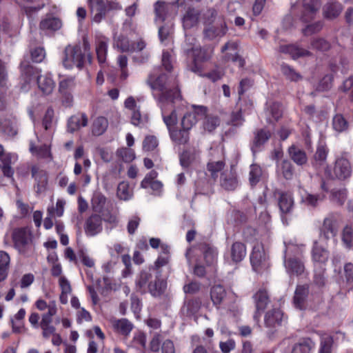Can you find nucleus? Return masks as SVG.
<instances>
[{"instance_id": "nucleus-34", "label": "nucleus", "mask_w": 353, "mask_h": 353, "mask_svg": "<svg viewBox=\"0 0 353 353\" xmlns=\"http://www.w3.org/2000/svg\"><path fill=\"white\" fill-rule=\"evenodd\" d=\"M246 246L244 243L236 241L232 243L230 249V256L233 262H241L246 256Z\"/></svg>"}, {"instance_id": "nucleus-31", "label": "nucleus", "mask_w": 353, "mask_h": 353, "mask_svg": "<svg viewBox=\"0 0 353 353\" xmlns=\"http://www.w3.org/2000/svg\"><path fill=\"white\" fill-rule=\"evenodd\" d=\"M288 152L290 159L297 165L302 166L307 163V157L306 152L299 147L292 145L288 148Z\"/></svg>"}, {"instance_id": "nucleus-27", "label": "nucleus", "mask_w": 353, "mask_h": 353, "mask_svg": "<svg viewBox=\"0 0 353 353\" xmlns=\"http://www.w3.org/2000/svg\"><path fill=\"white\" fill-rule=\"evenodd\" d=\"M201 12L199 9L188 7L183 17V26L185 29H190L196 26L199 21Z\"/></svg>"}, {"instance_id": "nucleus-4", "label": "nucleus", "mask_w": 353, "mask_h": 353, "mask_svg": "<svg viewBox=\"0 0 353 353\" xmlns=\"http://www.w3.org/2000/svg\"><path fill=\"white\" fill-rule=\"evenodd\" d=\"M85 60V53L80 45H68L65 47L63 59V65L65 68L72 69L77 67L81 70L84 66Z\"/></svg>"}, {"instance_id": "nucleus-23", "label": "nucleus", "mask_w": 353, "mask_h": 353, "mask_svg": "<svg viewBox=\"0 0 353 353\" xmlns=\"http://www.w3.org/2000/svg\"><path fill=\"white\" fill-rule=\"evenodd\" d=\"M278 205L282 214H286L291 212L294 200L292 194L289 192L277 191Z\"/></svg>"}, {"instance_id": "nucleus-39", "label": "nucleus", "mask_w": 353, "mask_h": 353, "mask_svg": "<svg viewBox=\"0 0 353 353\" xmlns=\"http://www.w3.org/2000/svg\"><path fill=\"white\" fill-rule=\"evenodd\" d=\"M203 128L208 132H213L220 124V119L218 116L208 114L207 112L203 117Z\"/></svg>"}, {"instance_id": "nucleus-17", "label": "nucleus", "mask_w": 353, "mask_h": 353, "mask_svg": "<svg viewBox=\"0 0 353 353\" xmlns=\"http://www.w3.org/2000/svg\"><path fill=\"white\" fill-rule=\"evenodd\" d=\"M103 219L100 214H93L90 215L85 223V232L87 236H93L100 232L103 230L102 225Z\"/></svg>"}, {"instance_id": "nucleus-53", "label": "nucleus", "mask_w": 353, "mask_h": 353, "mask_svg": "<svg viewBox=\"0 0 353 353\" xmlns=\"http://www.w3.org/2000/svg\"><path fill=\"white\" fill-rule=\"evenodd\" d=\"M10 256L7 252L0 251V281H4L8 272Z\"/></svg>"}, {"instance_id": "nucleus-45", "label": "nucleus", "mask_w": 353, "mask_h": 353, "mask_svg": "<svg viewBox=\"0 0 353 353\" xmlns=\"http://www.w3.org/2000/svg\"><path fill=\"white\" fill-rule=\"evenodd\" d=\"M148 115L147 114H141L140 108L132 111L131 123L134 126L143 128L148 123Z\"/></svg>"}, {"instance_id": "nucleus-24", "label": "nucleus", "mask_w": 353, "mask_h": 353, "mask_svg": "<svg viewBox=\"0 0 353 353\" xmlns=\"http://www.w3.org/2000/svg\"><path fill=\"white\" fill-rule=\"evenodd\" d=\"M37 83L39 90L43 95L50 94L55 88V82L52 79V74L50 73L37 77Z\"/></svg>"}, {"instance_id": "nucleus-57", "label": "nucleus", "mask_w": 353, "mask_h": 353, "mask_svg": "<svg viewBox=\"0 0 353 353\" xmlns=\"http://www.w3.org/2000/svg\"><path fill=\"white\" fill-rule=\"evenodd\" d=\"M132 42L129 40V39L124 36H119L116 42L115 46L121 51L130 52L132 50Z\"/></svg>"}, {"instance_id": "nucleus-19", "label": "nucleus", "mask_w": 353, "mask_h": 353, "mask_svg": "<svg viewBox=\"0 0 353 353\" xmlns=\"http://www.w3.org/2000/svg\"><path fill=\"white\" fill-rule=\"evenodd\" d=\"M272 137V132L267 128H261L254 132V138L251 143V150L253 153L259 151Z\"/></svg>"}, {"instance_id": "nucleus-54", "label": "nucleus", "mask_w": 353, "mask_h": 353, "mask_svg": "<svg viewBox=\"0 0 353 353\" xmlns=\"http://www.w3.org/2000/svg\"><path fill=\"white\" fill-rule=\"evenodd\" d=\"M117 195L121 200H129L132 194L130 191L129 183L126 181H121L117 186Z\"/></svg>"}, {"instance_id": "nucleus-33", "label": "nucleus", "mask_w": 353, "mask_h": 353, "mask_svg": "<svg viewBox=\"0 0 353 353\" xmlns=\"http://www.w3.org/2000/svg\"><path fill=\"white\" fill-rule=\"evenodd\" d=\"M169 134L172 141L177 145H185L190 139L189 131L183 128L180 130L176 128L170 130Z\"/></svg>"}, {"instance_id": "nucleus-51", "label": "nucleus", "mask_w": 353, "mask_h": 353, "mask_svg": "<svg viewBox=\"0 0 353 353\" xmlns=\"http://www.w3.org/2000/svg\"><path fill=\"white\" fill-rule=\"evenodd\" d=\"M325 267L314 266L313 283L318 287H324L326 283Z\"/></svg>"}, {"instance_id": "nucleus-5", "label": "nucleus", "mask_w": 353, "mask_h": 353, "mask_svg": "<svg viewBox=\"0 0 353 353\" xmlns=\"http://www.w3.org/2000/svg\"><path fill=\"white\" fill-rule=\"evenodd\" d=\"M250 259L252 269L257 273L263 272L269 267L262 244L257 243L254 245Z\"/></svg>"}, {"instance_id": "nucleus-37", "label": "nucleus", "mask_w": 353, "mask_h": 353, "mask_svg": "<svg viewBox=\"0 0 353 353\" xmlns=\"http://www.w3.org/2000/svg\"><path fill=\"white\" fill-rule=\"evenodd\" d=\"M314 347V343L310 338H303L294 344L292 353H310Z\"/></svg>"}, {"instance_id": "nucleus-12", "label": "nucleus", "mask_w": 353, "mask_h": 353, "mask_svg": "<svg viewBox=\"0 0 353 353\" xmlns=\"http://www.w3.org/2000/svg\"><path fill=\"white\" fill-rule=\"evenodd\" d=\"M320 6V0H303L301 21L304 23L312 21L315 18Z\"/></svg>"}, {"instance_id": "nucleus-9", "label": "nucleus", "mask_w": 353, "mask_h": 353, "mask_svg": "<svg viewBox=\"0 0 353 353\" xmlns=\"http://www.w3.org/2000/svg\"><path fill=\"white\" fill-rule=\"evenodd\" d=\"M192 112H186L181 119V127L187 130H190L197 122L198 120L203 119L208 109L206 107L200 105H193Z\"/></svg>"}, {"instance_id": "nucleus-62", "label": "nucleus", "mask_w": 353, "mask_h": 353, "mask_svg": "<svg viewBox=\"0 0 353 353\" xmlns=\"http://www.w3.org/2000/svg\"><path fill=\"white\" fill-rule=\"evenodd\" d=\"M333 344V339L330 336H325L321 338L319 353H331Z\"/></svg>"}, {"instance_id": "nucleus-42", "label": "nucleus", "mask_w": 353, "mask_h": 353, "mask_svg": "<svg viewBox=\"0 0 353 353\" xmlns=\"http://www.w3.org/2000/svg\"><path fill=\"white\" fill-rule=\"evenodd\" d=\"M225 163L223 160L210 161L207 163V170L210 173L212 180L214 182L217 177L218 173L225 168Z\"/></svg>"}, {"instance_id": "nucleus-55", "label": "nucleus", "mask_w": 353, "mask_h": 353, "mask_svg": "<svg viewBox=\"0 0 353 353\" xmlns=\"http://www.w3.org/2000/svg\"><path fill=\"white\" fill-rule=\"evenodd\" d=\"M347 191L345 188L333 189L331 191V199L342 205L347 199Z\"/></svg>"}, {"instance_id": "nucleus-41", "label": "nucleus", "mask_w": 353, "mask_h": 353, "mask_svg": "<svg viewBox=\"0 0 353 353\" xmlns=\"http://www.w3.org/2000/svg\"><path fill=\"white\" fill-rule=\"evenodd\" d=\"M332 128L338 133L346 132L349 128V123L341 114H336L332 119Z\"/></svg>"}, {"instance_id": "nucleus-14", "label": "nucleus", "mask_w": 353, "mask_h": 353, "mask_svg": "<svg viewBox=\"0 0 353 353\" xmlns=\"http://www.w3.org/2000/svg\"><path fill=\"white\" fill-rule=\"evenodd\" d=\"M21 78L23 81V86L30 84L32 81H37L41 70L33 65L28 61H23L20 64Z\"/></svg>"}, {"instance_id": "nucleus-22", "label": "nucleus", "mask_w": 353, "mask_h": 353, "mask_svg": "<svg viewBox=\"0 0 353 353\" xmlns=\"http://www.w3.org/2000/svg\"><path fill=\"white\" fill-rule=\"evenodd\" d=\"M109 39L105 37H99L95 41V51L99 65L106 63Z\"/></svg>"}, {"instance_id": "nucleus-3", "label": "nucleus", "mask_w": 353, "mask_h": 353, "mask_svg": "<svg viewBox=\"0 0 353 353\" xmlns=\"http://www.w3.org/2000/svg\"><path fill=\"white\" fill-rule=\"evenodd\" d=\"M199 251L203 254L204 261L208 266H214L217 263L218 250L211 243L206 240L197 241L188 248L185 256L190 259Z\"/></svg>"}, {"instance_id": "nucleus-56", "label": "nucleus", "mask_w": 353, "mask_h": 353, "mask_svg": "<svg viewBox=\"0 0 353 353\" xmlns=\"http://www.w3.org/2000/svg\"><path fill=\"white\" fill-rule=\"evenodd\" d=\"M155 21L163 22L167 14V7L162 1H157L154 4Z\"/></svg>"}, {"instance_id": "nucleus-10", "label": "nucleus", "mask_w": 353, "mask_h": 353, "mask_svg": "<svg viewBox=\"0 0 353 353\" xmlns=\"http://www.w3.org/2000/svg\"><path fill=\"white\" fill-rule=\"evenodd\" d=\"M252 299L256 307L253 318L256 321H259L261 312L270 302V296L265 288H259L252 295Z\"/></svg>"}, {"instance_id": "nucleus-52", "label": "nucleus", "mask_w": 353, "mask_h": 353, "mask_svg": "<svg viewBox=\"0 0 353 353\" xmlns=\"http://www.w3.org/2000/svg\"><path fill=\"white\" fill-rule=\"evenodd\" d=\"M196 192L200 194L208 195L213 193V182L207 179L202 181L199 179L196 181Z\"/></svg>"}, {"instance_id": "nucleus-46", "label": "nucleus", "mask_w": 353, "mask_h": 353, "mask_svg": "<svg viewBox=\"0 0 353 353\" xmlns=\"http://www.w3.org/2000/svg\"><path fill=\"white\" fill-rule=\"evenodd\" d=\"M308 296V288H296L294 303L295 306L303 310L305 308V303Z\"/></svg>"}, {"instance_id": "nucleus-2", "label": "nucleus", "mask_w": 353, "mask_h": 353, "mask_svg": "<svg viewBox=\"0 0 353 353\" xmlns=\"http://www.w3.org/2000/svg\"><path fill=\"white\" fill-rule=\"evenodd\" d=\"M88 6L92 20L97 23H101L111 10H120L121 6L117 1L105 0H88Z\"/></svg>"}, {"instance_id": "nucleus-7", "label": "nucleus", "mask_w": 353, "mask_h": 353, "mask_svg": "<svg viewBox=\"0 0 353 353\" xmlns=\"http://www.w3.org/2000/svg\"><path fill=\"white\" fill-rule=\"evenodd\" d=\"M32 178L34 180V189L37 195L45 192L48 184V174L46 170L37 165H32L30 168Z\"/></svg>"}, {"instance_id": "nucleus-26", "label": "nucleus", "mask_w": 353, "mask_h": 353, "mask_svg": "<svg viewBox=\"0 0 353 353\" xmlns=\"http://www.w3.org/2000/svg\"><path fill=\"white\" fill-rule=\"evenodd\" d=\"M280 52L290 54L293 59H297L300 57H310L312 55V53L309 50L301 48L295 44L281 46Z\"/></svg>"}, {"instance_id": "nucleus-21", "label": "nucleus", "mask_w": 353, "mask_h": 353, "mask_svg": "<svg viewBox=\"0 0 353 353\" xmlns=\"http://www.w3.org/2000/svg\"><path fill=\"white\" fill-rule=\"evenodd\" d=\"M167 282L164 279H155L153 282L152 275L148 271H141L137 281V287H166Z\"/></svg>"}, {"instance_id": "nucleus-20", "label": "nucleus", "mask_w": 353, "mask_h": 353, "mask_svg": "<svg viewBox=\"0 0 353 353\" xmlns=\"http://www.w3.org/2000/svg\"><path fill=\"white\" fill-rule=\"evenodd\" d=\"M12 153H5L3 146L0 144V169L5 177L13 178L14 170L12 167Z\"/></svg>"}, {"instance_id": "nucleus-49", "label": "nucleus", "mask_w": 353, "mask_h": 353, "mask_svg": "<svg viewBox=\"0 0 353 353\" xmlns=\"http://www.w3.org/2000/svg\"><path fill=\"white\" fill-rule=\"evenodd\" d=\"M281 70L285 78L291 81L297 82L302 79V75L296 72L292 67L286 63H283Z\"/></svg>"}, {"instance_id": "nucleus-11", "label": "nucleus", "mask_w": 353, "mask_h": 353, "mask_svg": "<svg viewBox=\"0 0 353 353\" xmlns=\"http://www.w3.org/2000/svg\"><path fill=\"white\" fill-rule=\"evenodd\" d=\"M239 181L236 170L231 166L229 170L221 172L220 176V185L226 191H234L239 186Z\"/></svg>"}, {"instance_id": "nucleus-40", "label": "nucleus", "mask_w": 353, "mask_h": 353, "mask_svg": "<svg viewBox=\"0 0 353 353\" xmlns=\"http://www.w3.org/2000/svg\"><path fill=\"white\" fill-rule=\"evenodd\" d=\"M278 171L286 180L292 179L294 173V166L288 159H283L280 162L278 165Z\"/></svg>"}, {"instance_id": "nucleus-50", "label": "nucleus", "mask_w": 353, "mask_h": 353, "mask_svg": "<svg viewBox=\"0 0 353 353\" xmlns=\"http://www.w3.org/2000/svg\"><path fill=\"white\" fill-rule=\"evenodd\" d=\"M263 171L260 165L252 164L249 172V183L252 188L255 187L261 181Z\"/></svg>"}, {"instance_id": "nucleus-43", "label": "nucleus", "mask_w": 353, "mask_h": 353, "mask_svg": "<svg viewBox=\"0 0 353 353\" xmlns=\"http://www.w3.org/2000/svg\"><path fill=\"white\" fill-rule=\"evenodd\" d=\"M170 261V247L166 244L161 245V252L157 259L154 266L156 269L166 265Z\"/></svg>"}, {"instance_id": "nucleus-61", "label": "nucleus", "mask_w": 353, "mask_h": 353, "mask_svg": "<svg viewBox=\"0 0 353 353\" xmlns=\"http://www.w3.org/2000/svg\"><path fill=\"white\" fill-rule=\"evenodd\" d=\"M159 145L157 137L154 135H148L143 141V150L144 151H153Z\"/></svg>"}, {"instance_id": "nucleus-58", "label": "nucleus", "mask_w": 353, "mask_h": 353, "mask_svg": "<svg viewBox=\"0 0 353 353\" xmlns=\"http://www.w3.org/2000/svg\"><path fill=\"white\" fill-rule=\"evenodd\" d=\"M312 49L319 51H327L330 48V43L323 38H315L311 41Z\"/></svg>"}, {"instance_id": "nucleus-1", "label": "nucleus", "mask_w": 353, "mask_h": 353, "mask_svg": "<svg viewBox=\"0 0 353 353\" xmlns=\"http://www.w3.org/2000/svg\"><path fill=\"white\" fill-rule=\"evenodd\" d=\"M146 83L152 90L160 92L158 100L168 131L175 128L177 123L175 103L182 100L176 78L171 74L159 73V69L157 68L148 75Z\"/></svg>"}, {"instance_id": "nucleus-44", "label": "nucleus", "mask_w": 353, "mask_h": 353, "mask_svg": "<svg viewBox=\"0 0 353 353\" xmlns=\"http://www.w3.org/2000/svg\"><path fill=\"white\" fill-rule=\"evenodd\" d=\"M28 3H36V6H24L22 9L28 18L32 17L39 11L43 9L46 3L43 0H25Z\"/></svg>"}, {"instance_id": "nucleus-35", "label": "nucleus", "mask_w": 353, "mask_h": 353, "mask_svg": "<svg viewBox=\"0 0 353 353\" xmlns=\"http://www.w3.org/2000/svg\"><path fill=\"white\" fill-rule=\"evenodd\" d=\"M112 324L114 330L123 336H128L134 327L133 324L127 319H114Z\"/></svg>"}, {"instance_id": "nucleus-63", "label": "nucleus", "mask_w": 353, "mask_h": 353, "mask_svg": "<svg viewBox=\"0 0 353 353\" xmlns=\"http://www.w3.org/2000/svg\"><path fill=\"white\" fill-rule=\"evenodd\" d=\"M257 230L252 226H245L242 231L243 239L248 242H254L256 239Z\"/></svg>"}, {"instance_id": "nucleus-48", "label": "nucleus", "mask_w": 353, "mask_h": 353, "mask_svg": "<svg viewBox=\"0 0 353 353\" xmlns=\"http://www.w3.org/2000/svg\"><path fill=\"white\" fill-rule=\"evenodd\" d=\"M341 241L346 249L350 250L353 247V227L346 225L341 232Z\"/></svg>"}, {"instance_id": "nucleus-64", "label": "nucleus", "mask_w": 353, "mask_h": 353, "mask_svg": "<svg viewBox=\"0 0 353 353\" xmlns=\"http://www.w3.org/2000/svg\"><path fill=\"white\" fill-rule=\"evenodd\" d=\"M210 295L214 304L218 305L220 304L225 298L226 292L225 288H212Z\"/></svg>"}, {"instance_id": "nucleus-32", "label": "nucleus", "mask_w": 353, "mask_h": 353, "mask_svg": "<svg viewBox=\"0 0 353 353\" xmlns=\"http://www.w3.org/2000/svg\"><path fill=\"white\" fill-rule=\"evenodd\" d=\"M284 257L285 268L290 274L298 276L304 272V264L299 259L296 257H290L288 259H285L286 256H285Z\"/></svg>"}, {"instance_id": "nucleus-47", "label": "nucleus", "mask_w": 353, "mask_h": 353, "mask_svg": "<svg viewBox=\"0 0 353 353\" xmlns=\"http://www.w3.org/2000/svg\"><path fill=\"white\" fill-rule=\"evenodd\" d=\"M192 51L194 62V67L192 70L196 72V68H197L196 63L198 62H205L208 61L211 57V54L208 49L201 48H192Z\"/></svg>"}, {"instance_id": "nucleus-6", "label": "nucleus", "mask_w": 353, "mask_h": 353, "mask_svg": "<svg viewBox=\"0 0 353 353\" xmlns=\"http://www.w3.org/2000/svg\"><path fill=\"white\" fill-rule=\"evenodd\" d=\"M340 216L336 213L329 214L323 221L320 228V235L328 240L336 235L339 226Z\"/></svg>"}, {"instance_id": "nucleus-36", "label": "nucleus", "mask_w": 353, "mask_h": 353, "mask_svg": "<svg viewBox=\"0 0 353 353\" xmlns=\"http://www.w3.org/2000/svg\"><path fill=\"white\" fill-rule=\"evenodd\" d=\"M108 127V121L105 117H98L94 119L91 125L92 135L98 137L102 135Z\"/></svg>"}, {"instance_id": "nucleus-30", "label": "nucleus", "mask_w": 353, "mask_h": 353, "mask_svg": "<svg viewBox=\"0 0 353 353\" xmlns=\"http://www.w3.org/2000/svg\"><path fill=\"white\" fill-rule=\"evenodd\" d=\"M342 10V4L336 0H332L323 6V13L325 19H334L340 15Z\"/></svg>"}, {"instance_id": "nucleus-13", "label": "nucleus", "mask_w": 353, "mask_h": 353, "mask_svg": "<svg viewBox=\"0 0 353 353\" xmlns=\"http://www.w3.org/2000/svg\"><path fill=\"white\" fill-rule=\"evenodd\" d=\"M311 254L314 266H326L329 259V251L316 241L314 242Z\"/></svg>"}, {"instance_id": "nucleus-25", "label": "nucleus", "mask_w": 353, "mask_h": 353, "mask_svg": "<svg viewBox=\"0 0 353 353\" xmlns=\"http://www.w3.org/2000/svg\"><path fill=\"white\" fill-rule=\"evenodd\" d=\"M88 118L85 113L79 112L71 116L68 121V130L73 133L79 130L81 127L87 126Z\"/></svg>"}, {"instance_id": "nucleus-60", "label": "nucleus", "mask_w": 353, "mask_h": 353, "mask_svg": "<svg viewBox=\"0 0 353 353\" xmlns=\"http://www.w3.org/2000/svg\"><path fill=\"white\" fill-rule=\"evenodd\" d=\"M325 198L324 193H320L316 194H307L305 199L304 202L308 206L316 207L319 202L322 201Z\"/></svg>"}, {"instance_id": "nucleus-59", "label": "nucleus", "mask_w": 353, "mask_h": 353, "mask_svg": "<svg viewBox=\"0 0 353 353\" xmlns=\"http://www.w3.org/2000/svg\"><path fill=\"white\" fill-rule=\"evenodd\" d=\"M31 59L34 63H41L46 57V50L43 47H35L30 50Z\"/></svg>"}, {"instance_id": "nucleus-16", "label": "nucleus", "mask_w": 353, "mask_h": 353, "mask_svg": "<svg viewBox=\"0 0 353 353\" xmlns=\"http://www.w3.org/2000/svg\"><path fill=\"white\" fill-rule=\"evenodd\" d=\"M12 241L17 248H23L32 242V233L28 228H18L13 230Z\"/></svg>"}, {"instance_id": "nucleus-15", "label": "nucleus", "mask_w": 353, "mask_h": 353, "mask_svg": "<svg viewBox=\"0 0 353 353\" xmlns=\"http://www.w3.org/2000/svg\"><path fill=\"white\" fill-rule=\"evenodd\" d=\"M283 315L282 311L279 308H272L265 313L264 323L270 332L273 333L281 325Z\"/></svg>"}, {"instance_id": "nucleus-18", "label": "nucleus", "mask_w": 353, "mask_h": 353, "mask_svg": "<svg viewBox=\"0 0 353 353\" xmlns=\"http://www.w3.org/2000/svg\"><path fill=\"white\" fill-rule=\"evenodd\" d=\"M228 31V27L223 18H219L215 26L206 27L203 30L204 37L213 40L217 37H223Z\"/></svg>"}, {"instance_id": "nucleus-29", "label": "nucleus", "mask_w": 353, "mask_h": 353, "mask_svg": "<svg viewBox=\"0 0 353 353\" xmlns=\"http://www.w3.org/2000/svg\"><path fill=\"white\" fill-rule=\"evenodd\" d=\"M330 150L324 142L317 144L316 152L313 157L312 164L314 166H323L326 164L327 157Z\"/></svg>"}, {"instance_id": "nucleus-28", "label": "nucleus", "mask_w": 353, "mask_h": 353, "mask_svg": "<svg viewBox=\"0 0 353 353\" xmlns=\"http://www.w3.org/2000/svg\"><path fill=\"white\" fill-rule=\"evenodd\" d=\"M61 26L62 22L60 19L48 14L39 23V29L48 32H54Z\"/></svg>"}, {"instance_id": "nucleus-8", "label": "nucleus", "mask_w": 353, "mask_h": 353, "mask_svg": "<svg viewBox=\"0 0 353 353\" xmlns=\"http://www.w3.org/2000/svg\"><path fill=\"white\" fill-rule=\"evenodd\" d=\"M333 172L334 177L340 181L350 179L352 173V165L350 160L344 157L336 158Z\"/></svg>"}, {"instance_id": "nucleus-38", "label": "nucleus", "mask_w": 353, "mask_h": 353, "mask_svg": "<svg viewBox=\"0 0 353 353\" xmlns=\"http://www.w3.org/2000/svg\"><path fill=\"white\" fill-rule=\"evenodd\" d=\"M107 198L101 192H97L93 194L91 200L92 210L97 213H103Z\"/></svg>"}]
</instances>
